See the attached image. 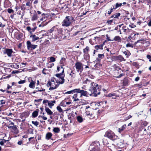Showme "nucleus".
<instances>
[{
  "mask_svg": "<svg viewBox=\"0 0 151 151\" xmlns=\"http://www.w3.org/2000/svg\"><path fill=\"white\" fill-rule=\"evenodd\" d=\"M88 90L91 92L90 93L87 92L89 94L88 96H91L93 94V96L96 97L100 93L101 86H99L97 83H94L93 84L90 86Z\"/></svg>",
  "mask_w": 151,
  "mask_h": 151,
  "instance_id": "f257e3e1",
  "label": "nucleus"
},
{
  "mask_svg": "<svg viewBox=\"0 0 151 151\" xmlns=\"http://www.w3.org/2000/svg\"><path fill=\"white\" fill-rule=\"evenodd\" d=\"M80 93V98H81L83 96L88 97L89 94L86 91L83 90H81L80 88L75 89L73 90L66 92L65 94H73L74 93Z\"/></svg>",
  "mask_w": 151,
  "mask_h": 151,
  "instance_id": "f03ea898",
  "label": "nucleus"
},
{
  "mask_svg": "<svg viewBox=\"0 0 151 151\" xmlns=\"http://www.w3.org/2000/svg\"><path fill=\"white\" fill-rule=\"evenodd\" d=\"M74 21V18L71 16H66L62 22V26L68 27L71 25Z\"/></svg>",
  "mask_w": 151,
  "mask_h": 151,
  "instance_id": "7ed1b4c3",
  "label": "nucleus"
},
{
  "mask_svg": "<svg viewBox=\"0 0 151 151\" xmlns=\"http://www.w3.org/2000/svg\"><path fill=\"white\" fill-rule=\"evenodd\" d=\"M64 72L63 69L61 73L56 74L55 75V76L59 78V80H57L56 81L59 84H63L65 82L64 78L65 75L64 73Z\"/></svg>",
  "mask_w": 151,
  "mask_h": 151,
  "instance_id": "20e7f679",
  "label": "nucleus"
},
{
  "mask_svg": "<svg viewBox=\"0 0 151 151\" xmlns=\"http://www.w3.org/2000/svg\"><path fill=\"white\" fill-rule=\"evenodd\" d=\"M59 84L57 82H55L54 80H51V81H49L47 83V87L50 86L49 90H53L56 88L58 87Z\"/></svg>",
  "mask_w": 151,
  "mask_h": 151,
  "instance_id": "39448f33",
  "label": "nucleus"
},
{
  "mask_svg": "<svg viewBox=\"0 0 151 151\" xmlns=\"http://www.w3.org/2000/svg\"><path fill=\"white\" fill-rule=\"evenodd\" d=\"M114 143L116 146L119 148H122L124 146V140L119 138H118L115 140Z\"/></svg>",
  "mask_w": 151,
  "mask_h": 151,
  "instance_id": "423d86ee",
  "label": "nucleus"
},
{
  "mask_svg": "<svg viewBox=\"0 0 151 151\" xmlns=\"http://www.w3.org/2000/svg\"><path fill=\"white\" fill-rule=\"evenodd\" d=\"M75 65L77 71L81 73L83 70V65L82 63L79 62H77L75 63Z\"/></svg>",
  "mask_w": 151,
  "mask_h": 151,
  "instance_id": "0eeeda50",
  "label": "nucleus"
},
{
  "mask_svg": "<svg viewBox=\"0 0 151 151\" xmlns=\"http://www.w3.org/2000/svg\"><path fill=\"white\" fill-rule=\"evenodd\" d=\"M104 136L111 139L113 140L115 136V134L111 131L108 130L106 132Z\"/></svg>",
  "mask_w": 151,
  "mask_h": 151,
  "instance_id": "6e6552de",
  "label": "nucleus"
},
{
  "mask_svg": "<svg viewBox=\"0 0 151 151\" xmlns=\"http://www.w3.org/2000/svg\"><path fill=\"white\" fill-rule=\"evenodd\" d=\"M13 51L12 49L9 48L6 49L3 51V53L4 54H6L8 57H11L13 56L12 54Z\"/></svg>",
  "mask_w": 151,
  "mask_h": 151,
  "instance_id": "1a4fd4ad",
  "label": "nucleus"
},
{
  "mask_svg": "<svg viewBox=\"0 0 151 151\" xmlns=\"http://www.w3.org/2000/svg\"><path fill=\"white\" fill-rule=\"evenodd\" d=\"M27 47L29 50H32L35 49L37 46V45H32L30 41H28L27 42Z\"/></svg>",
  "mask_w": 151,
  "mask_h": 151,
  "instance_id": "9d476101",
  "label": "nucleus"
},
{
  "mask_svg": "<svg viewBox=\"0 0 151 151\" xmlns=\"http://www.w3.org/2000/svg\"><path fill=\"white\" fill-rule=\"evenodd\" d=\"M28 80L29 82H30L29 86L31 88H34L35 87V84L36 83L35 81H33L31 77L29 78Z\"/></svg>",
  "mask_w": 151,
  "mask_h": 151,
  "instance_id": "9b49d317",
  "label": "nucleus"
},
{
  "mask_svg": "<svg viewBox=\"0 0 151 151\" xmlns=\"http://www.w3.org/2000/svg\"><path fill=\"white\" fill-rule=\"evenodd\" d=\"M90 146L91 147H94V148H99V147L100 146V144L99 141H96L92 143Z\"/></svg>",
  "mask_w": 151,
  "mask_h": 151,
  "instance_id": "f8f14e48",
  "label": "nucleus"
},
{
  "mask_svg": "<svg viewBox=\"0 0 151 151\" xmlns=\"http://www.w3.org/2000/svg\"><path fill=\"white\" fill-rule=\"evenodd\" d=\"M9 126H7L8 128L12 129L15 131H16L17 130V126L16 125H14V123L11 122L10 124H9Z\"/></svg>",
  "mask_w": 151,
  "mask_h": 151,
  "instance_id": "ddd939ff",
  "label": "nucleus"
},
{
  "mask_svg": "<svg viewBox=\"0 0 151 151\" xmlns=\"http://www.w3.org/2000/svg\"><path fill=\"white\" fill-rule=\"evenodd\" d=\"M30 39L32 40V42H34L38 40L39 38L34 35H32L30 36Z\"/></svg>",
  "mask_w": 151,
  "mask_h": 151,
  "instance_id": "4468645a",
  "label": "nucleus"
},
{
  "mask_svg": "<svg viewBox=\"0 0 151 151\" xmlns=\"http://www.w3.org/2000/svg\"><path fill=\"white\" fill-rule=\"evenodd\" d=\"M94 83V82H92L90 80L88 79H87L83 82V83L84 84H87V86H89V87L90 86H91L92 84H93Z\"/></svg>",
  "mask_w": 151,
  "mask_h": 151,
  "instance_id": "2eb2a0df",
  "label": "nucleus"
},
{
  "mask_svg": "<svg viewBox=\"0 0 151 151\" xmlns=\"http://www.w3.org/2000/svg\"><path fill=\"white\" fill-rule=\"evenodd\" d=\"M114 58V59L119 60L121 61H125V60L124 58L121 55H119L116 56H113Z\"/></svg>",
  "mask_w": 151,
  "mask_h": 151,
  "instance_id": "dca6fc26",
  "label": "nucleus"
},
{
  "mask_svg": "<svg viewBox=\"0 0 151 151\" xmlns=\"http://www.w3.org/2000/svg\"><path fill=\"white\" fill-rule=\"evenodd\" d=\"M104 45V43H103L102 44L96 45L95 46V48L96 50V51L99 50H102L103 49V47Z\"/></svg>",
  "mask_w": 151,
  "mask_h": 151,
  "instance_id": "f3484780",
  "label": "nucleus"
},
{
  "mask_svg": "<svg viewBox=\"0 0 151 151\" xmlns=\"http://www.w3.org/2000/svg\"><path fill=\"white\" fill-rule=\"evenodd\" d=\"M122 52L126 56V58H128L131 55L130 52L128 50L123 51Z\"/></svg>",
  "mask_w": 151,
  "mask_h": 151,
  "instance_id": "a211bd4d",
  "label": "nucleus"
},
{
  "mask_svg": "<svg viewBox=\"0 0 151 151\" xmlns=\"http://www.w3.org/2000/svg\"><path fill=\"white\" fill-rule=\"evenodd\" d=\"M39 109H37L36 111H34L32 113V117L33 118H35L36 117L38 114V111Z\"/></svg>",
  "mask_w": 151,
  "mask_h": 151,
  "instance_id": "6ab92c4d",
  "label": "nucleus"
},
{
  "mask_svg": "<svg viewBox=\"0 0 151 151\" xmlns=\"http://www.w3.org/2000/svg\"><path fill=\"white\" fill-rule=\"evenodd\" d=\"M69 74L70 76L71 77V79H73L75 78L76 77L75 73L74 72V71L73 70H72L71 71L70 73H68Z\"/></svg>",
  "mask_w": 151,
  "mask_h": 151,
  "instance_id": "aec40b11",
  "label": "nucleus"
},
{
  "mask_svg": "<svg viewBox=\"0 0 151 151\" xmlns=\"http://www.w3.org/2000/svg\"><path fill=\"white\" fill-rule=\"evenodd\" d=\"M57 31L58 33L61 34L63 32L62 29L61 28L57 27V26L55 27V32Z\"/></svg>",
  "mask_w": 151,
  "mask_h": 151,
  "instance_id": "412c9836",
  "label": "nucleus"
},
{
  "mask_svg": "<svg viewBox=\"0 0 151 151\" xmlns=\"http://www.w3.org/2000/svg\"><path fill=\"white\" fill-rule=\"evenodd\" d=\"M52 136V134L50 132H47L46 135V139H49Z\"/></svg>",
  "mask_w": 151,
  "mask_h": 151,
  "instance_id": "4be33fe9",
  "label": "nucleus"
},
{
  "mask_svg": "<svg viewBox=\"0 0 151 151\" xmlns=\"http://www.w3.org/2000/svg\"><path fill=\"white\" fill-rule=\"evenodd\" d=\"M45 110L48 115H51L52 114V112L48 108L45 107Z\"/></svg>",
  "mask_w": 151,
  "mask_h": 151,
  "instance_id": "5701e85b",
  "label": "nucleus"
},
{
  "mask_svg": "<svg viewBox=\"0 0 151 151\" xmlns=\"http://www.w3.org/2000/svg\"><path fill=\"white\" fill-rule=\"evenodd\" d=\"M113 67L116 69L114 70L115 73L118 72V73L119 70H122L121 69L116 65H114Z\"/></svg>",
  "mask_w": 151,
  "mask_h": 151,
  "instance_id": "b1692460",
  "label": "nucleus"
},
{
  "mask_svg": "<svg viewBox=\"0 0 151 151\" xmlns=\"http://www.w3.org/2000/svg\"><path fill=\"white\" fill-rule=\"evenodd\" d=\"M78 93H76L74 94L73 97V99H74V101H78L80 100V99H79L77 98Z\"/></svg>",
  "mask_w": 151,
  "mask_h": 151,
  "instance_id": "393cba45",
  "label": "nucleus"
},
{
  "mask_svg": "<svg viewBox=\"0 0 151 151\" xmlns=\"http://www.w3.org/2000/svg\"><path fill=\"white\" fill-rule=\"evenodd\" d=\"M122 30H123L124 32L125 33H127L129 32V29L128 28H127L125 27H122Z\"/></svg>",
  "mask_w": 151,
  "mask_h": 151,
  "instance_id": "a878e982",
  "label": "nucleus"
},
{
  "mask_svg": "<svg viewBox=\"0 0 151 151\" xmlns=\"http://www.w3.org/2000/svg\"><path fill=\"white\" fill-rule=\"evenodd\" d=\"M55 101H52L51 102H49L48 103V105L49 106L50 108H51L52 107L54 106V104L55 103Z\"/></svg>",
  "mask_w": 151,
  "mask_h": 151,
  "instance_id": "bb28decb",
  "label": "nucleus"
},
{
  "mask_svg": "<svg viewBox=\"0 0 151 151\" xmlns=\"http://www.w3.org/2000/svg\"><path fill=\"white\" fill-rule=\"evenodd\" d=\"M101 66V65L100 64L96 63L94 66V69L96 70H99Z\"/></svg>",
  "mask_w": 151,
  "mask_h": 151,
  "instance_id": "cd10ccee",
  "label": "nucleus"
},
{
  "mask_svg": "<svg viewBox=\"0 0 151 151\" xmlns=\"http://www.w3.org/2000/svg\"><path fill=\"white\" fill-rule=\"evenodd\" d=\"M128 81L127 79H124L123 81V85L124 86H126L128 85Z\"/></svg>",
  "mask_w": 151,
  "mask_h": 151,
  "instance_id": "c85d7f7f",
  "label": "nucleus"
},
{
  "mask_svg": "<svg viewBox=\"0 0 151 151\" xmlns=\"http://www.w3.org/2000/svg\"><path fill=\"white\" fill-rule=\"evenodd\" d=\"M113 40L121 42V38L119 36H116L114 37V40Z\"/></svg>",
  "mask_w": 151,
  "mask_h": 151,
  "instance_id": "c756f323",
  "label": "nucleus"
},
{
  "mask_svg": "<svg viewBox=\"0 0 151 151\" xmlns=\"http://www.w3.org/2000/svg\"><path fill=\"white\" fill-rule=\"evenodd\" d=\"M77 119L78 122L81 123L83 121V119L82 117L80 116H78L77 117Z\"/></svg>",
  "mask_w": 151,
  "mask_h": 151,
  "instance_id": "7c9ffc66",
  "label": "nucleus"
},
{
  "mask_svg": "<svg viewBox=\"0 0 151 151\" xmlns=\"http://www.w3.org/2000/svg\"><path fill=\"white\" fill-rule=\"evenodd\" d=\"M121 15V14L120 13L117 12L115 13L114 14V19H118L119 17Z\"/></svg>",
  "mask_w": 151,
  "mask_h": 151,
  "instance_id": "2f4dec72",
  "label": "nucleus"
},
{
  "mask_svg": "<svg viewBox=\"0 0 151 151\" xmlns=\"http://www.w3.org/2000/svg\"><path fill=\"white\" fill-rule=\"evenodd\" d=\"M37 15L36 14H34L33 16L32 17L31 20L32 21H34L37 20Z\"/></svg>",
  "mask_w": 151,
  "mask_h": 151,
  "instance_id": "473e14b6",
  "label": "nucleus"
},
{
  "mask_svg": "<svg viewBox=\"0 0 151 151\" xmlns=\"http://www.w3.org/2000/svg\"><path fill=\"white\" fill-rule=\"evenodd\" d=\"M89 47L88 46H86V48L83 49V52L85 54L88 53V52L89 51Z\"/></svg>",
  "mask_w": 151,
  "mask_h": 151,
  "instance_id": "72a5a7b5",
  "label": "nucleus"
},
{
  "mask_svg": "<svg viewBox=\"0 0 151 151\" xmlns=\"http://www.w3.org/2000/svg\"><path fill=\"white\" fill-rule=\"evenodd\" d=\"M104 54H99L98 55V58L97 59L98 60L100 61L101 59L104 57Z\"/></svg>",
  "mask_w": 151,
  "mask_h": 151,
  "instance_id": "f704fd0d",
  "label": "nucleus"
},
{
  "mask_svg": "<svg viewBox=\"0 0 151 151\" xmlns=\"http://www.w3.org/2000/svg\"><path fill=\"white\" fill-rule=\"evenodd\" d=\"M122 3H116L115 4V6H114V8L115 9H116L117 8L120 7L122 5Z\"/></svg>",
  "mask_w": 151,
  "mask_h": 151,
  "instance_id": "c9c22d12",
  "label": "nucleus"
},
{
  "mask_svg": "<svg viewBox=\"0 0 151 151\" xmlns=\"http://www.w3.org/2000/svg\"><path fill=\"white\" fill-rule=\"evenodd\" d=\"M114 10H115V9H114V6H113V8L111 7V8L108 11L107 13L109 15H110L114 11Z\"/></svg>",
  "mask_w": 151,
  "mask_h": 151,
  "instance_id": "e433bc0d",
  "label": "nucleus"
},
{
  "mask_svg": "<svg viewBox=\"0 0 151 151\" xmlns=\"http://www.w3.org/2000/svg\"><path fill=\"white\" fill-rule=\"evenodd\" d=\"M53 131L55 133H58L60 131V129L58 127H55L53 129Z\"/></svg>",
  "mask_w": 151,
  "mask_h": 151,
  "instance_id": "4c0bfd02",
  "label": "nucleus"
},
{
  "mask_svg": "<svg viewBox=\"0 0 151 151\" xmlns=\"http://www.w3.org/2000/svg\"><path fill=\"white\" fill-rule=\"evenodd\" d=\"M108 96L109 97H112V98L113 99H115L116 97V95L114 93H109L108 94Z\"/></svg>",
  "mask_w": 151,
  "mask_h": 151,
  "instance_id": "58836bf2",
  "label": "nucleus"
},
{
  "mask_svg": "<svg viewBox=\"0 0 151 151\" xmlns=\"http://www.w3.org/2000/svg\"><path fill=\"white\" fill-rule=\"evenodd\" d=\"M65 58H62L60 61V64H63L65 63Z\"/></svg>",
  "mask_w": 151,
  "mask_h": 151,
  "instance_id": "ea45409f",
  "label": "nucleus"
},
{
  "mask_svg": "<svg viewBox=\"0 0 151 151\" xmlns=\"http://www.w3.org/2000/svg\"><path fill=\"white\" fill-rule=\"evenodd\" d=\"M55 27L56 26H54L51 29L48 31V33H52L53 31L55 32Z\"/></svg>",
  "mask_w": 151,
  "mask_h": 151,
  "instance_id": "a19ab883",
  "label": "nucleus"
},
{
  "mask_svg": "<svg viewBox=\"0 0 151 151\" xmlns=\"http://www.w3.org/2000/svg\"><path fill=\"white\" fill-rule=\"evenodd\" d=\"M84 58L87 60H89V55L88 53L87 54H84Z\"/></svg>",
  "mask_w": 151,
  "mask_h": 151,
  "instance_id": "79ce46f5",
  "label": "nucleus"
},
{
  "mask_svg": "<svg viewBox=\"0 0 151 151\" xmlns=\"http://www.w3.org/2000/svg\"><path fill=\"white\" fill-rule=\"evenodd\" d=\"M32 2V1H27L26 4V6H31Z\"/></svg>",
  "mask_w": 151,
  "mask_h": 151,
  "instance_id": "37998d69",
  "label": "nucleus"
},
{
  "mask_svg": "<svg viewBox=\"0 0 151 151\" xmlns=\"http://www.w3.org/2000/svg\"><path fill=\"white\" fill-rule=\"evenodd\" d=\"M126 47H130L132 48H133L134 47V45L130 43H127L126 45Z\"/></svg>",
  "mask_w": 151,
  "mask_h": 151,
  "instance_id": "c03bdc74",
  "label": "nucleus"
},
{
  "mask_svg": "<svg viewBox=\"0 0 151 151\" xmlns=\"http://www.w3.org/2000/svg\"><path fill=\"white\" fill-rule=\"evenodd\" d=\"M32 123L33 124H34L36 127H37L39 124V122L37 121H32Z\"/></svg>",
  "mask_w": 151,
  "mask_h": 151,
  "instance_id": "a18cd8bd",
  "label": "nucleus"
},
{
  "mask_svg": "<svg viewBox=\"0 0 151 151\" xmlns=\"http://www.w3.org/2000/svg\"><path fill=\"white\" fill-rule=\"evenodd\" d=\"M92 149V150H90V151H100L99 148H94V147H91Z\"/></svg>",
  "mask_w": 151,
  "mask_h": 151,
  "instance_id": "49530a36",
  "label": "nucleus"
},
{
  "mask_svg": "<svg viewBox=\"0 0 151 151\" xmlns=\"http://www.w3.org/2000/svg\"><path fill=\"white\" fill-rule=\"evenodd\" d=\"M145 2L147 3V5H149L151 4V0H145Z\"/></svg>",
  "mask_w": 151,
  "mask_h": 151,
  "instance_id": "de8ad7c7",
  "label": "nucleus"
},
{
  "mask_svg": "<svg viewBox=\"0 0 151 151\" xmlns=\"http://www.w3.org/2000/svg\"><path fill=\"white\" fill-rule=\"evenodd\" d=\"M57 110L58 111L60 112H62L63 111L62 109L60 106H58L57 107Z\"/></svg>",
  "mask_w": 151,
  "mask_h": 151,
  "instance_id": "09e8293b",
  "label": "nucleus"
},
{
  "mask_svg": "<svg viewBox=\"0 0 151 151\" xmlns=\"http://www.w3.org/2000/svg\"><path fill=\"white\" fill-rule=\"evenodd\" d=\"M7 12L9 13H14V11L13 10L9 8L7 9Z\"/></svg>",
  "mask_w": 151,
  "mask_h": 151,
  "instance_id": "8fccbe9b",
  "label": "nucleus"
},
{
  "mask_svg": "<svg viewBox=\"0 0 151 151\" xmlns=\"http://www.w3.org/2000/svg\"><path fill=\"white\" fill-rule=\"evenodd\" d=\"M50 60L52 62H54L55 61V59L54 57H51L50 58Z\"/></svg>",
  "mask_w": 151,
  "mask_h": 151,
  "instance_id": "3c124183",
  "label": "nucleus"
},
{
  "mask_svg": "<svg viewBox=\"0 0 151 151\" xmlns=\"http://www.w3.org/2000/svg\"><path fill=\"white\" fill-rule=\"evenodd\" d=\"M26 29L29 32H30V34L32 33V32L31 31V28L29 26V27H27Z\"/></svg>",
  "mask_w": 151,
  "mask_h": 151,
  "instance_id": "603ef678",
  "label": "nucleus"
},
{
  "mask_svg": "<svg viewBox=\"0 0 151 151\" xmlns=\"http://www.w3.org/2000/svg\"><path fill=\"white\" fill-rule=\"evenodd\" d=\"M26 82L25 80H21L18 82V83L19 84H23Z\"/></svg>",
  "mask_w": 151,
  "mask_h": 151,
  "instance_id": "864d4df0",
  "label": "nucleus"
},
{
  "mask_svg": "<svg viewBox=\"0 0 151 151\" xmlns=\"http://www.w3.org/2000/svg\"><path fill=\"white\" fill-rule=\"evenodd\" d=\"M113 22V20H110L107 21L106 23L108 24H111Z\"/></svg>",
  "mask_w": 151,
  "mask_h": 151,
  "instance_id": "5fc2aeb1",
  "label": "nucleus"
},
{
  "mask_svg": "<svg viewBox=\"0 0 151 151\" xmlns=\"http://www.w3.org/2000/svg\"><path fill=\"white\" fill-rule=\"evenodd\" d=\"M142 125H144V126H146L147 124V122L146 121H144L142 122Z\"/></svg>",
  "mask_w": 151,
  "mask_h": 151,
  "instance_id": "6e6d98bb",
  "label": "nucleus"
},
{
  "mask_svg": "<svg viewBox=\"0 0 151 151\" xmlns=\"http://www.w3.org/2000/svg\"><path fill=\"white\" fill-rule=\"evenodd\" d=\"M0 102H1V105H3V104H5V101L4 100H1L0 101Z\"/></svg>",
  "mask_w": 151,
  "mask_h": 151,
  "instance_id": "4d7b16f0",
  "label": "nucleus"
},
{
  "mask_svg": "<svg viewBox=\"0 0 151 151\" xmlns=\"http://www.w3.org/2000/svg\"><path fill=\"white\" fill-rule=\"evenodd\" d=\"M42 100V99H40L37 100L35 99V102H40Z\"/></svg>",
  "mask_w": 151,
  "mask_h": 151,
  "instance_id": "13d9d810",
  "label": "nucleus"
},
{
  "mask_svg": "<svg viewBox=\"0 0 151 151\" xmlns=\"http://www.w3.org/2000/svg\"><path fill=\"white\" fill-rule=\"evenodd\" d=\"M40 109L41 110V112H40V113L41 114H42V113L44 115V112H43V108H42V107H40Z\"/></svg>",
  "mask_w": 151,
  "mask_h": 151,
  "instance_id": "bf43d9fd",
  "label": "nucleus"
},
{
  "mask_svg": "<svg viewBox=\"0 0 151 151\" xmlns=\"http://www.w3.org/2000/svg\"><path fill=\"white\" fill-rule=\"evenodd\" d=\"M49 102V101L48 100H44L43 101V103L45 104V103H48Z\"/></svg>",
  "mask_w": 151,
  "mask_h": 151,
  "instance_id": "052dcab7",
  "label": "nucleus"
},
{
  "mask_svg": "<svg viewBox=\"0 0 151 151\" xmlns=\"http://www.w3.org/2000/svg\"><path fill=\"white\" fill-rule=\"evenodd\" d=\"M126 127V125L124 124L121 127L123 130H124V129Z\"/></svg>",
  "mask_w": 151,
  "mask_h": 151,
  "instance_id": "680f3d73",
  "label": "nucleus"
},
{
  "mask_svg": "<svg viewBox=\"0 0 151 151\" xmlns=\"http://www.w3.org/2000/svg\"><path fill=\"white\" fill-rule=\"evenodd\" d=\"M22 141H19L18 142H17V144H18V145H21L22 144Z\"/></svg>",
  "mask_w": 151,
  "mask_h": 151,
  "instance_id": "e2e57ef3",
  "label": "nucleus"
},
{
  "mask_svg": "<svg viewBox=\"0 0 151 151\" xmlns=\"http://www.w3.org/2000/svg\"><path fill=\"white\" fill-rule=\"evenodd\" d=\"M139 79V77H136L135 79V81H137Z\"/></svg>",
  "mask_w": 151,
  "mask_h": 151,
  "instance_id": "0e129e2a",
  "label": "nucleus"
},
{
  "mask_svg": "<svg viewBox=\"0 0 151 151\" xmlns=\"http://www.w3.org/2000/svg\"><path fill=\"white\" fill-rule=\"evenodd\" d=\"M147 58L148 59H150L151 58V56L149 55H147Z\"/></svg>",
  "mask_w": 151,
  "mask_h": 151,
  "instance_id": "69168bd1",
  "label": "nucleus"
},
{
  "mask_svg": "<svg viewBox=\"0 0 151 151\" xmlns=\"http://www.w3.org/2000/svg\"><path fill=\"white\" fill-rule=\"evenodd\" d=\"M148 129L151 132V125L148 127Z\"/></svg>",
  "mask_w": 151,
  "mask_h": 151,
  "instance_id": "338daca9",
  "label": "nucleus"
},
{
  "mask_svg": "<svg viewBox=\"0 0 151 151\" xmlns=\"http://www.w3.org/2000/svg\"><path fill=\"white\" fill-rule=\"evenodd\" d=\"M147 24L149 26H150V27L151 26V20Z\"/></svg>",
  "mask_w": 151,
  "mask_h": 151,
  "instance_id": "774afa93",
  "label": "nucleus"
}]
</instances>
